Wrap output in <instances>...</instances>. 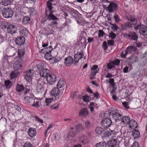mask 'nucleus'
<instances>
[{
  "instance_id": "obj_50",
  "label": "nucleus",
  "mask_w": 147,
  "mask_h": 147,
  "mask_svg": "<svg viewBox=\"0 0 147 147\" xmlns=\"http://www.w3.org/2000/svg\"><path fill=\"white\" fill-rule=\"evenodd\" d=\"M115 67V66L112 62V61L108 64L107 65V68L109 69H111Z\"/></svg>"
},
{
  "instance_id": "obj_21",
  "label": "nucleus",
  "mask_w": 147,
  "mask_h": 147,
  "mask_svg": "<svg viewBox=\"0 0 147 147\" xmlns=\"http://www.w3.org/2000/svg\"><path fill=\"white\" fill-rule=\"evenodd\" d=\"M128 36L133 40H137L138 38V36L136 33L134 32H130L128 34Z\"/></svg>"
},
{
  "instance_id": "obj_9",
  "label": "nucleus",
  "mask_w": 147,
  "mask_h": 147,
  "mask_svg": "<svg viewBox=\"0 0 147 147\" xmlns=\"http://www.w3.org/2000/svg\"><path fill=\"white\" fill-rule=\"evenodd\" d=\"M56 76L54 74H49L46 79L47 82L50 84H54L56 80Z\"/></svg>"
},
{
  "instance_id": "obj_38",
  "label": "nucleus",
  "mask_w": 147,
  "mask_h": 147,
  "mask_svg": "<svg viewBox=\"0 0 147 147\" xmlns=\"http://www.w3.org/2000/svg\"><path fill=\"white\" fill-rule=\"evenodd\" d=\"M76 129L79 131H81L84 130V127L81 124H79L76 126Z\"/></svg>"
},
{
  "instance_id": "obj_12",
  "label": "nucleus",
  "mask_w": 147,
  "mask_h": 147,
  "mask_svg": "<svg viewBox=\"0 0 147 147\" xmlns=\"http://www.w3.org/2000/svg\"><path fill=\"white\" fill-rule=\"evenodd\" d=\"M25 41V38L22 36L18 37L15 40L16 44L19 46H21L23 45Z\"/></svg>"
},
{
  "instance_id": "obj_24",
  "label": "nucleus",
  "mask_w": 147,
  "mask_h": 147,
  "mask_svg": "<svg viewBox=\"0 0 147 147\" xmlns=\"http://www.w3.org/2000/svg\"><path fill=\"white\" fill-rule=\"evenodd\" d=\"M126 18L132 24H136L137 23V20L133 15H128L126 16Z\"/></svg>"
},
{
  "instance_id": "obj_15",
  "label": "nucleus",
  "mask_w": 147,
  "mask_h": 147,
  "mask_svg": "<svg viewBox=\"0 0 147 147\" xmlns=\"http://www.w3.org/2000/svg\"><path fill=\"white\" fill-rule=\"evenodd\" d=\"M17 30V28L16 26L13 25H9L7 28V31L9 33L13 34L16 33Z\"/></svg>"
},
{
  "instance_id": "obj_35",
  "label": "nucleus",
  "mask_w": 147,
  "mask_h": 147,
  "mask_svg": "<svg viewBox=\"0 0 147 147\" xmlns=\"http://www.w3.org/2000/svg\"><path fill=\"white\" fill-rule=\"evenodd\" d=\"M103 129L100 127H97L95 129V132L96 134L100 135L102 133Z\"/></svg>"
},
{
  "instance_id": "obj_37",
  "label": "nucleus",
  "mask_w": 147,
  "mask_h": 147,
  "mask_svg": "<svg viewBox=\"0 0 147 147\" xmlns=\"http://www.w3.org/2000/svg\"><path fill=\"white\" fill-rule=\"evenodd\" d=\"M4 85L7 88H9L11 86L12 83L9 80H5L4 82Z\"/></svg>"
},
{
  "instance_id": "obj_28",
  "label": "nucleus",
  "mask_w": 147,
  "mask_h": 147,
  "mask_svg": "<svg viewBox=\"0 0 147 147\" xmlns=\"http://www.w3.org/2000/svg\"><path fill=\"white\" fill-rule=\"evenodd\" d=\"M117 144V141L115 139H112L108 142L107 145L109 147H115Z\"/></svg>"
},
{
  "instance_id": "obj_19",
  "label": "nucleus",
  "mask_w": 147,
  "mask_h": 147,
  "mask_svg": "<svg viewBox=\"0 0 147 147\" xmlns=\"http://www.w3.org/2000/svg\"><path fill=\"white\" fill-rule=\"evenodd\" d=\"M36 131L35 128L33 127H30L28 131V134L29 136L31 138H34L36 135Z\"/></svg>"
},
{
  "instance_id": "obj_7",
  "label": "nucleus",
  "mask_w": 147,
  "mask_h": 147,
  "mask_svg": "<svg viewBox=\"0 0 147 147\" xmlns=\"http://www.w3.org/2000/svg\"><path fill=\"white\" fill-rule=\"evenodd\" d=\"M111 119L109 118H105L101 121V124L105 128L109 127L112 124Z\"/></svg>"
},
{
  "instance_id": "obj_2",
  "label": "nucleus",
  "mask_w": 147,
  "mask_h": 147,
  "mask_svg": "<svg viewBox=\"0 0 147 147\" xmlns=\"http://www.w3.org/2000/svg\"><path fill=\"white\" fill-rule=\"evenodd\" d=\"M63 89H60L58 87H55L51 90V94L55 97L56 100H58L59 96L61 95L64 92Z\"/></svg>"
},
{
  "instance_id": "obj_14",
  "label": "nucleus",
  "mask_w": 147,
  "mask_h": 147,
  "mask_svg": "<svg viewBox=\"0 0 147 147\" xmlns=\"http://www.w3.org/2000/svg\"><path fill=\"white\" fill-rule=\"evenodd\" d=\"M128 125L129 128L131 129L136 128L138 126L136 121L133 119L130 120Z\"/></svg>"
},
{
  "instance_id": "obj_22",
  "label": "nucleus",
  "mask_w": 147,
  "mask_h": 147,
  "mask_svg": "<svg viewBox=\"0 0 147 147\" xmlns=\"http://www.w3.org/2000/svg\"><path fill=\"white\" fill-rule=\"evenodd\" d=\"M34 99L32 97L27 96L24 98V101L26 102L30 106H32Z\"/></svg>"
},
{
  "instance_id": "obj_31",
  "label": "nucleus",
  "mask_w": 147,
  "mask_h": 147,
  "mask_svg": "<svg viewBox=\"0 0 147 147\" xmlns=\"http://www.w3.org/2000/svg\"><path fill=\"white\" fill-rule=\"evenodd\" d=\"M25 89L24 86L22 84H17L16 85V90L18 92H20L24 90Z\"/></svg>"
},
{
  "instance_id": "obj_45",
  "label": "nucleus",
  "mask_w": 147,
  "mask_h": 147,
  "mask_svg": "<svg viewBox=\"0 0 147 147\" xmlns=\"http://www.w3.org/2000/svg\"><path fill=\"white\" fill-rule=\"evenodd\" d=\"M113 133V132L112 131H111V132H109L108 131L107 129H103V131L102 134H105V135L104 136H110Z\"/></svg>"
},
{
  "instance_id": "obj_13",
  "label": "nucleus",
  "mask_w": 147,
  "mask_h": 147,
  "mask_svg": "<svg viewBox=\"0 0 147 147\" xmlns=\"http://www.w3.org/2000/svg\"><path fill=\"white\" fill-rule=\"evenodd\" d=\"M57 3L56 0H48L47 2V7L48 9L54 11L55 9L53 5H55Z\"/></svg>"
},
{
  "instance_id": "obj_6",
  "label": "nucleus",
  "mask_w": 147,
  "mask_h": 147,
  "mask_svg": "<svg viewBox=\"0 0 147 147\" xmlns=\"http://www.w3.org/2000/svg\"><path fill=\"white\" fill-rule=\"evenodd\" d=\"M23 64V59L21 58H18L15 63V65L14 67L15 70L16 71L21 69Z\"/></svg>"
},
{
  "instance_id": "obj_49",
  "label": "nucleus",
  "mask_w": 147,
  "mask_h": 147,
  "mask_svg": "<svg viewBox=\"0 0 147 147\" xmlns=\"http://www.w3.org/2000/svg\"><path fill=\"white\" fill-rule=\"evenodd\" d=\"M31 87L29 86H26L25 89V92H24V94L26 95L28 93H29L30 91H31Z\"/></svg>"
},
{
  "instance_id": "obj_10",
  "label": "nucleus",
  "mask_w": 147,
  "mask_h": 147,
  "mask_svg": "<svg viewBox=\"0 0 147 147\" xmlns=\"http://www.w3.org/2000/svg\"><path fill=\"white\" fill-rule=\"evenodd\" d=\"M136 29H138L139 33L141 34L143 36L147 35V27L144 25L140 26L138 28H135Z\"/></svg>"
},
{
  "instance_id": "obj_44",
  "label": "nucleus",
  "mask_w": 147,
  "mask_h": 147,
  "mask_svg": "<svg viewBox=\"0 0 147 147\" xmlns=\"http://www.w3.org/2000/svg\"><path fill=\"white\" fill-rule=\"evenodd\" d=\"M74 128H71V131L69 133V136L72 137H74L76 135V132L74 131Z\"/></svg>"
},
{
  "instance_id": "obj_5",
  "label": "nucleus",
  "mask_w": 147,
  "mask_h": 147,
  "mask_svg": "<svg viewBox=\"0 0 147 147\" xmlns=\"http://www.w3.org/2000/svg\"><path fill=\"white\" fill-rule=\"evenodd\" d=\"M55 11V9H54L53 11L49 9H46V15L48 19L51 20H56L58 19V18L53 13Z\"/></svg>"
},
{
  "instance_id": "obj_34",
  "label": "nucleus",
  "mask_w": 147,
  "mask_h": 147,
  "mask_svg": "<svg viewBox=\"0 0 147 147\" xmlns=\"http://www.w3.org/2000/svg\"><path fill=\"white\" fill-rule=\"evenodd\" d=\"M30 19L28 16H25L23 18L22 22L24 24H26L30 22Z\"/></svg>"
},
{
  "instance_id": "obj_47",
  "label": "nucleus",
  "mask_w": 147,
  "mask_h": 147,
  "mask_svg": "<svg viewBox=\"0 0 147 147\" xmlns=\"http://www.w3.org/2000/svg\"><path fill=\"white\" fill-rule=\"evenodd\" d=\"M53 100V99L52 98H46L45 102L46 103V105L48 106L49 104Z\"/></svg>"
},
{
  "instance_id": "obj_40",
  "label": "nucleus",
  "mask_w": 147,
  "mask_h": 147,
  "mask_svg": "<svg viewBox=\"0 0 147 147\" xmlns=\"http://www.w3.org/2000/svg\"><path fill=\"white\" fill-rule=\"evenodd\" d=\"M95 146L96 147H106V144L105 142H101L96 144Z\"/></svg>"
},
{
  "instance_id": "obj_3",
  "label": "nucleus",
  "mask_w": 147,
  "mask_h": 147,
  "mask_svg": "<svg viewBox=\"0 0 147 147\" xmlns=\"http://www.w3.org/2000/svg\"><path fill=\"white\" fill-rule=\"evenodd\" d=\"M105 3H109V5L107 7H105V9L107 11H108L109 12H112L116 10V8L117 7V5L116 4L113 3H111L107 0H105L104 1ZM106 6L104 5L103 7L104 8Z\"/></svg>"
},
{
  "instance_id": "obj_51",
  "label": "nucleus",
  "mask_w": 147,
  "mask_h": 147,
  "mask_svg": "<svg viewBox=\"0 0 147 147\" xmlns=\"http://www.w3.org/2000/svg\"><path fill=\"white\" fill-rule=\"evenodd\" d=\"M50 25L52 27L55 28L58 26V23L56 21H52L51 22Z\"/></svg>"
},
{
  "instance_id": "obj_62",
  "label": "nucleus",
  "mask_w": 147,
  "mask_h": 147,
  "mask_svg": "<svg viewBox=\"0 0 147 147\" xmlns=\"http://www.w3.org/2000/svg\"><path fill=\"white\" fill-rule=\"evenodd\" d=\"M122 104H123V106L125 108H127V109L129 108V107L128 106V104L127 102H122Z\"/></svg>"
},
{
  "instance_id": "obj_23",
  "label": "nucleus",
  "mask_w": 147,
  "mask_h": 147,
  "mask_svg": "<svg viewBox=\"0 0 147 147\" xmlns=\"http://www.w3.org/2000/svg\"><path fill=\"white\" fill-rule=\"evenodd\" d=\"M83 54L81 52H78L77 53L74 55V60L76 62H78L79 60L82 58Z\"/></svg>"
},
{
  "instance_id": "obj_59",
  "label": "nucleus",
  "mask_w": 147,
  "mask_h": 147,
  "mask_svg": "<svg viewBox=\"0 0 147 147\" xmlns=\"http://www.w3.org/2000/svg\"><path fill=\"white\" fill-rule=\"evenodd\" d=\"M116 36V35L113 32H111L109 35V37L111 38L112 39L114 38Z\"/></svg>"
},
{
  "instance_id": "obj_17",
  "label": "nucleus",
  "mask_w": 147,
  "mask_h": 147,
  "mask_svg": "<svg viewBox=\"0 0 147 147\" xmlns=\"http://www.w3.org/2000/svg\"><path fill=\"white\" fill-rule=\"evenodd\" d=\"M79 116L82 117H85L89 115V112L86 108H83L79 113Z\"/></svg>"
},
{
  "instance_id": "obj_58",
  "label": "nucleus",
  "mask_w": 147,
  "mask_h": 147,
  "mask_svg": "<svg viewBox=\"0 0 147 147\" xmlns=\"http://www.w3.org/2000/svg\"><path fill=\"white\" fill-rule=\"evenodd\" d=\"M45 58L47 60H51L52 59V57L50 54H45Z\"/></svg>"
},
{
  "instance_id": "obj_61",
  "label": "nucleus",
  "mask_w": 147,
  "mask_h": 147,
  "mask_svg": "<svg viewBox=\"0 0 147 147\" xmlns=\"http://www.w3.org/2000/svg\"><path fill=\"white\" fill-rule=\"evenodd\" d=\"M114 18L116 22H118L119 21V19L118 15L115 14L114 16Z\"/></svg>"
},
{
  "instance_id": "obj_11",
  "label": "nucleus",
  "mask_w": 147,
  "mask_h": 147,
  "mask_svg": "<svg viewBox=\"0 0 147 147\" xmlns=\"http://www.w3.org/2000/svg\"><path fill=\"white\" fill-rule=\"evenodd\" d=\"M40 75L42 78H46L49 74V71L47 69L41 68L40 69Z\"/></svg>"
},
{
  "instance_id": "obj_48",
  "label": "nucleus",
  "mask_w": 147,
  "mask_h": 147,
  "mask_svg": "<svg viewBox=\"0 0 147 147\" xmlns=\"http://www.w3.org/2000/svg\"><path fill=\"white\" fill-rule=\"evenodd\" d=\"M18 75V73L16 72L15 71L12 72L10 74V76L11 78L14 79L17 77Z\"/></svg>"
},
{
  "instance_id": "obj_64",
  "label": "nucleus",
  "mask_w": 147,
  "mask_h": 147,
  "mask_svg": "<svg viewBox=\"0 0 147 147\" xmlns=\"http://www.w3.org/2000/svg\"><path fill=\"white\" fill-rule=\"evenodd\" d=\"M129 69L128 67L127 66H126L123 69V72L124 73H127L128 72V70Z\"/></svg>"
},
{
  "instance_id": "obj_16",
  "label": "nucleus",
  "mask_w": 147,
  "mask_h": 147,
  "mask_svg": "<svg viewBox=\"0 0 147 147\" xmlns=\"http://www.w3.org/2000/svg\"><path fill=\"white\" fill-rule=\"evenodd\" d=\"M73 61V58L71 56H68L65 59L64 63L67 66L69 67L71 65Z\"/></svg>"
},
{
  "instance_id": "obj_60",
  "label": "nucleus",
  "mask_w": 147,
  "mask_h": 147,
  "mask_svg": "<svg viewBox=\"0 0 147 147\" xmlns=\"http://www.w3.org/2000/svg\"><path fill=\"white\" fill-rule=\"evenodd\" d=\"M102 47L105 51H106L108 47L106 42L104 41L103 42Z\"/></svg>"
},
{
  "instance_id": "obj_55",
  "label": "nucleus",
  "mask_w": 147,
  "mask_h": 147,
  "mask_svg": "<svg viewBox=\"0 0 147 147\" xmlns=\"http://www.w3.org/2000/svg\"><path fill=\"white\" fill-rule=\"evenodd\" d=\"M35 120L39 123H43V120L40 118L36 116L34 117Z\"/></svg>"
},
{
  "instance_id": "obj_46",
  "label": "nucleus",
  "mask_w": 147,
  "mask_h": 147,
  "mask_svg": "<svg viewBox=\"0 0 147 147\" xmlns=\"http://www.w3.org/2000/svg\"><path fill=\"white\" fill-rule=\"evenodd\" d=\"M46 84L45 82L43 79H39L38 81V85L43 86Z\"/></svg>"
},
{
  "instance_id": "obj_18",
  "label": "nucleus",
  "mask_w": 147,
  "mask_h": 147,
  "mask_svg": "<svg viewBox=\"0 0 147 147\" xmlns=\"http://www.w3.org/2000/svg\"><path fill=\"white\" fill-rule=\"evenodd\" d=\"M7 53L10 56H14L16 52V49L13 47H9L7 50Z\"/></svg>"
},
{
  "instance_id": "obj_27",
  "label": "nucleus",
  "mask_w": 147,
  "mask_h": 147,
  "mask_svg": "<svg viewBox=\"0 0 147 147\" xmlns=\"http://www.w3.org/2000/svg\"><path fill=\"white\" fill-rule=\"evenodd\" d=\"M136 24H132V23L129 22L125 23L121 25V27L123 29L127 30V29L132 27V25Z\"/></svg>"
},
{
  "instance_id": "obj_39",
  "label": "nucleus",
  "mask_w": 147,
  "mask_h": 147,
  "mask_svg": "<svg viewBox=\"0 0 147 147\" xmlns=\"http://www.w3.org/2000/svg\"><path fill=\"white\" fill-rule=\"evenodd\" d=\"M4 33V34H3L2 33L0 34V43L3 42L6 40V34L5 33Z\"/></svg>"
},
{
  "instance_id": "obj_57",
  "label": "nucleus",
  "mask_w": 147,
  "mask_h": 147,
  "mask_svg": "<svg viewBox=\"0 0 147 147\" xmlns=\"http://www.w3.org/2000/svg\"><path fill=\"white\" fill-rule=\"evenodd\" d=\"M2 2L3 3L2 4L6 6L9 5L10 3V1L9 0H4Z\"/></svg>"
},
{
  "instance_id": "obj_30",
  "label": "nucleus",
  "mask_w": 147,
  "mask_h": 147,
  "mask_svg": "<svg viewBox=\"0 0 147 147\" xmlns=\"http://www.w3.org/2000/svg\"><path fill=\"white\" fill-rule=\"evenodd\" d=\"M136 47L132 46H129L126 50V52L128 53L131 54L132 52L136 51Z\"/></svg>"
},
{
  "instance_id": "obj_29",
  "label": "nucleus",
  "mask_w": 147,
  "mask_h": 147,
  "mask_svg": "<svg viewBox=\"0 0 147 147\" xmlns=\"http://www.w3.org/2000/svg\"><path fill=\"white\" fill-rule=\"evenodd\" d=\"M120 119L123 123L127 125H128L130 120V117L127 116H124L122 118L121 117V118H120Z\"/></svg>"
},
{
  "instance_id": "obj_42",
  "label": "nucleus",
  "mask_w": 147,
  "mask_h": 147,
  "mask_svg": "<svg viewBox=\"0 0 147 147\" xmlns=\"http://www.w3.org/2000/svg\"><path fill=\"white\" fill-rule=\"evenodd\" d=\"M85 125L86 128L89 129L91 127L92 124L90 121L87 120L85 122Z\"/></svg>"
},
{
  "instance_id": "obj_41",
  "label": "nucleus",
  "mask_w": 147,
  "mask_h": 147,
  "mask_svg": "<svg viewBox=\"0 0 147 147\" xmlns=\"http://www.w3.org/2000/svg\"><path fill=\"white\" fill-rule=\"evenodd\" d=\"M106 82H108L110 83L111 86H113V87H115V84L114 82L113 78H109V80H106Z\"/></svg>"
},
{
  "instance_id": "obj_25",
  "label": "nucleus",
  "mask_w": 147,
  "mask_h": 147,
  "mask_svg": "<svg viewBox=\"0 0 147 147\" xmlns=\"http://www.w3.org/2000/svg\"><path fill=\"white\" fill-rule=\"evenodd\" d=\"M33 103L32 104L31 106L34 107L36 108H39L40 105H42L41 104V101L38 100L37 99H34L33 102Z\"/></svg>"
},
{
  "instance_id": "obj_52",
  "label": "nucleus",
  "mask_w": 147,
  "mask_h": 147,
  "mask_svg": "<svg viewBox=\"0 0 147 147\" xmlns=\"http://www.w3.org/2000/svg\"><path fill=\"white\" fill-rule=\"evenodd\" d=\"M24 147H33V146L30 142L27 141L24 144Z\"/></svg>"
},
{
  "instance_id": "obj_33",
  "label": "nucleus",
  "mask_w": 147,
  "mask_h": 147,
  "mask_svg": "<svg viewBox=\"0 0 147 147\" xmlns=\"http://www.w3.org/2000/svg\"><path fill=\"white\" fill-rule=\"evenodd\" d=\"M25 51L23 49H20L18 51V54L19 58H22L25 54Z\"/></svg>"
},
{
  "instance_id": "obj_1",
  "label": "nucleus",
  "mask_w": 147,
  "mask_h": 147,
  "mask_svg": "<svg viewBox=\"0 0 147 147\" xmlns=\"http://www.w3.org/2000/svg\"><path fill=\"white\" fill-rule=\"evenodd\" d=\"M109 115L115 119V121H117L120 120L122 115L119 114L117 110L115 108H111L109 111Z\"/></svg>"
},
{
  "instance_id": "obj_56",
  "label": "nucleus",
  "mask_w": 147,
  "mask_h": 147,
  "mask_svg": "<svg viewBox=\"0 0 147 147\" xmlns=\"http://www.w3.org/2000/svg\"><path fill=\"white\" fill-rule=\"evenodd\" d=\"M98 72V70H96L95 71H92L91 73L90 76H92V77H90V78L91 79H93L94 77L95 76L96 74Z\"/></svg>"
},
{
  "instance_id": "obj_20",
  "label": "nucleus",
  "mask_w": 147,
  "mask_h": 147,
  "mask_svg": "<svg viewBox=\"0 0 147 147\" xmlns=\"http://www.w3.org/2000/svg\"><path fill=\"white\" fill-rule=\"evenodd\" d=\"M53 49L51 46L43 49L41 50L40 52L44 54H50L52 51Z\"/></svg>"
},
{
  "instance_id": "obj_26",
  "label": "nucleus",
  "mask_w": 147,
  "mask_h": 147,
  "mask_svg": "<svg viewBox=\"0 0 147 147\" xmlns=\"http://www.w3.org/2000/svg\"><path fill=\"white\" fill-rule=\"evenodd\" d=\"M65 82L63 80H60L58 82V83L57 85V87H58L60 89H62L63 88L64 91V86L65 84Z\"/></svg>"
},
{
  "instance_id": "obj_36",
  "label": "nucleus",
  "mask_w": 147,
  "mask_h": 147,
  "mask_svg": "<svg viewBox=\"0 0 147 147\" xmlns=\"http://www.w3.org/2000/svg\"><path fill=\"white\" fill-rule=\"evenodd\" d=\"M84 102H87L90 101V97L87 94H85L82 96Z\"/></svg>"
},
{
  "instance_id": "obj_4",
  "label": "nucleus",
  "mask_w": 147,
  "mask_h": 147,
  "mask_svg": "<svg viewBox=\"0 0 147 147\" xmlns=\"http://www.w3.org/2000/svg\"><path fill=\"white\" fill-rule=\"evenodd\" d=\"M3 16L5 18L12 17L13 14V11L11 9L9 8H4L2 11Z\"/></svg>"
},
{
  "instance_id": "obj_53",
  "label": "nucleus",
  "mask_w": 147,
  "mask_h": 147,
  "mask_svg": "<svg viewBox=\"0 0 147 147\" xmlns=\"http://www.w3.org/2000/svg\"><path fill=\"white\" fill-rule=\"evenodd\" d=\"M105 32L102 30H99L98 31V36L100 38L102 37L105 34Z\"/></svg>"
},
{
  "instance_id": "obj_63",
  "label": "nucleus",
  "mask_w": 147,
  "mask_h": 147,
  "mask_svg": "<svg viewBox=\"0 0 147 147\" xmlns=\"http://www.w3.org/2000/svg\"><path fill=\"white\" fill-rule=\"evenodd\" d=\"M131 147H140L139 146L138 143L137 142H134L132 146Z\"/></svg>"
},
{
  "instance_id": "obj_54",
  "label": "nucleus",
  "mask_w": 147,
  "mask_h": 147,
  "mask_svg": "<svg viewBox=\"0 0 147 147\" xmlns=\"http://www.w3.org/2000/svg\"><path fill=\"white\" fill-rule=\"evenodd\" d=\"M120 60L118 59H116L115 60L112 61V62L114 65H119V63H120Z\"/></svg>"
},
{
  "instance_id": "obj_43",
  "label": "nucleus",
  "mask_w": 147,
  "mask_h": 147,
  "mask_svg": "<svg viewBox=\"0 0 147 147\" xmlns=\"http://www.w3.org/2000/svg\"><path fill=\"white\" fill-rule=\"evenodd\" d=\"M45 88L43 86L38 85L37 90L38 92L42 93L44 91Z\"/></svg>"
},
{
  "instance_id": "obj_8",
  "label": "nucleus",
  "mask_w": 147,
  "mask_h": 147,
  "mask_svg": "<svg viewBox=\"0 0 147 147\" xmlns=\"http://www.w3.org/2000/svg\"><path fill=\"white\" fill-rule=\"evenodd\" d=\"M34 72L33 70L32 69H29L26 71L25 78L27 82H30L31 81Z\"/></svg>"
},
{
  "instance_id": "obj_32",
  "label": "nucleus",
  "mask_w": 147,
  "mask_h": 147,
  "mask_svg": "<svg viewBox=\"0 0 147 147\" xmlns=\"http://www.w3.org/2000/svg\"><path fill=\"white\" fill-rule=\"evenodd\" d=\"M132 135L134 137L135 139H137L140 137V132L137 130H135L132 132Z\"/></svg>"
}]
</instances>
